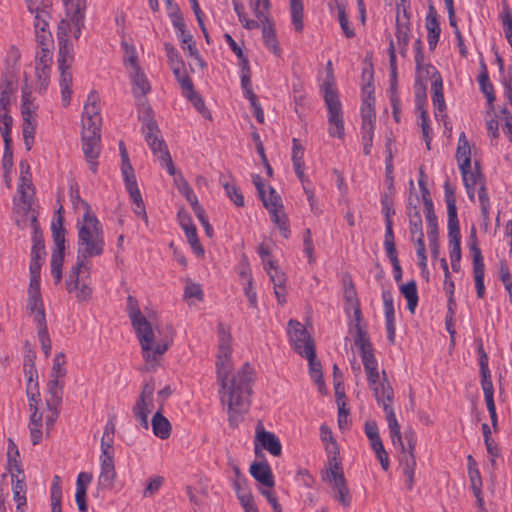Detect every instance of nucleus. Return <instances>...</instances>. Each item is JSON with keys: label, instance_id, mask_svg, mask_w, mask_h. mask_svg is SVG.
I'll return each instance as SVG.
<instances>
[{"label": "nucleus", "instance_id": "1", "mask_svg": "<svg viewBox=\"0 0 512 512\" xmlns=\"http://www.w3.org/2000/svg\"><path fill=\"white\" fill-rule=\"evenodd\" d=\"M231 353L230 332L223 324H219L216 360L218 393L221 404L227 407L230 425L236 427L251 405L253 368L246 363L234 372Z\"/></svg>", "mask_w": 512, "mask_h": 512}, {"label": "nucleus", "instance_id": "2", "mask_svg": "<svg viewBox=\"0 0 512 512\" xmlns=\"http://www.w3.org/2000/svg\"><path fill=\"white\" fill-rule=\"evenodd\" d=\"M77 260L72 266L66 280V289L71 291L78 287L79 274H91L90 259L100 257L104 253L105 239L103 226L87 202H83V216L77 221Z\"/></svg>", "mask_w": 512, "mask_h": 512}, {"label": "nucleus", "instance_id": "3", "mask_svg": "<svg viewBox=\"0 0 512 512\" xmlns=\"http://www.w3.org/2000/svg\"><path fill=\"white\" fill-rule=\"evenodd\" d=\"M127 312L140 342L146 367L148 370H155L158 366V357L168 350L172 338L165 337L158 341L155 340L152 327L153 316L149 315V319L144 316L140 310L137 299L132 295L127 297Z\"/></svg>", "mask_w": 512, "mask_h": 512}, {"label": "nucleus", "instance_id": "4", "mask_svg": "<svg viewBox=\"0 0 512 512\" xmlns=\"http://www.w3.org/2000/svg\"><path fill=\"white\" fill-rule=\"evenodd\" d=\"M383 410L386 414V420L390 437L394 446H399L401 450L400 466L403 475L406 477L407 488L411 490L414 485V474L416 468L415 447H416V434L411 428L404 432V439L407 443L405 446L400 431V425L396 419V415L392 403H385Z\"/></svg>", "mask_w": 512, "mask_h": 512}, {"label": "nucleus", "instance_id": "5", "mask_svg": "<svg viewBox=\"0 0 512 512\" xmlns=\"http://www.w3.org/2000/svg\"><path fill=\"white\" fill-rule=\"evenodd\" d=\"M455 157L462 175L467 195L470 200L473 201L475 197V189L480 180V170L477 164L475 165V168L472 169L471 146L464 132H461L459 135Z\"/></svg>", "mask_w": 512, "mask_h": 512}, {"label": "nucleus", "instance_id": "6", "mask_svg": "<svg viewBox=\"0 0 512 512\" xmlns=\"http://www.w3.org/2000/svg\"><path fill=\"white\" fill-rule=\"evenodd\" d=\"M65 5L66 17L58 25V40H69V34L75 39L81 35L84 27L86 0H63Z\"/></svg>", "mask_w": 512, "mask_h": 512}, {"label": "nucleus", "instance_id": "7", "mask_svg": "<svg viewBox=\"0 0 512 512\" xmlns=\"http://www.w3.org/2000/svg\"><path fill=\"white\" fill-rule=\"evenodd\" d=\"M64 217L62 215V207L57 211L56 217L53 219L51 224L53 241L55 248L51 256V275L53 276L55 283H60L62 279V266L64 262V251H65V233L66 230L63 226Z\"/></svg>", "mask_w": 512, "mask_h": 512}, {"label": "nucleus", "instance_id": "8", "mask_svg": "<svg viewBox=\"0 0 512 512\" xmlns=\"http://www.w3.org/2000/svg\"><path fill=\"white\" fill-rule=\"evenodd\" d=\"M363 92L367 94V96L364 97L361 107V138L363 143L364 154L370 155L373 145V136L376 121V115L373 107L375 99L372 96V85L367 84L366 86H364Z\"/></svg>", "mask_w": 512, "mask_h": 512}, {"label": "nucleus", "instance_id": "9", "mask_svg": "<svg viewBox=\"0 0 512 512\" xmlns=\"http://www.w3.org/2000/svg\"><path fill=\"white\" fill-rule=\"evenodd\" d=\"M324 100L328 109V132L331 137L343 139L345 135L342 105L333 84L325 83Z\"/></svg>", "mask_w": 512, "mask_h": 512}, {"label": "nucleus", "instance_id": "10", "mask_svg": "<svg viewBox=\"0 0 512 512\" xmlns=\"http://www.w3.org/2000/svg\"><path fill=\"white\" fill-rule=\"evenodd\" d=\"M410 33V23L409 18L405 10H403V14L397 13L396 17V31L395 37L396 41L390 38L389 42V64L391 69V74L393 77L396 76L397 65H396V48H398L401 56L405 57L408 52V45L410 41L409 37Z\"/></svg>", "mask_w": 512, "mask_h": 512}, {"label": "nucleus", "instance_id": "11", "mask_svg": "<svg viewBox=\"0 0 512 512\" xmlns=\"http://www.w3.org/2000/svg\"><path fill=\"white\" fill-rule=\"evenodd\" d=\"M143 132L145 135V140L153 154L158 158L161 165L166 167L168 173L170 175H174L175 167L165 142L160 136V130L156 121L152 118L145 120Z\"/></svg>", "mask_w": 512, "mask_h": 512}, {"label": "nucleus", "instance_id": "12", "mask_svg": "<svg viewBox=\"0 0 512 512\" xmlns=\"http://www.w3.org/2000/svg\"><path fill=\"white\" fill-rule=\"evenodd\" d=\"M323 481L329 483L334 490V499L342 506L348 507L351 504L352 496L343 473L341 462L334 456L329 461V468L322 476Z\"/></svg>", "mask_w": 512, "mask_h": 512}, {"label": "nucleus", "instance_id": "13", "mask_svg": "<svg viewBox=\"0 0 512 512\" xmlns=\"http://www.w3.org/2000/svg\"><path fill=\"white\" fill-rule=\"evenodd\" d=\"M259 197L264 207L270 212L272 221L277 225L282 236L288 238L290 234L289 223L283 210L280 195L272 187H269L268 194L265 191Z\"/></svg>", "mask_w": 512, "mask_h": 512}, {"label": "nucleus", "instance_id": "14", "mask_svg": "<svg viewBox=\"0 0 512 512\" xmlns=\"http://www.w3.org/2000/svg\"><path fill=\"white\" fill-rule=\"evenodd\" d=\"M364 369L369 386L373 390L378 404L384 407L385 403H392L394 397L393 389L385 378L380 380L377 361L364 365Z\"/></svg>", "mask_w": 512, "mask_h": 512}, {"label": "nucleus", "instance_id": "15", "mask_svg": "<svg viewBox=\"0 0 512 512\" xmlns=\"http://www.w3.org/2000/svg\"><path fill=\"white\" fill-rule=\"evenodd\" d=\"M154 384L147 382L143 385L141 393L132 408V413L140 426L149 429L148 416L154 408Z\"/></svg>", "mask_w": 512, "mask_h": 512}, {"label": "nucleus", "instance_id": "16", "mask_svg": "<svg viewBox=\"0 0 512 512\" xmlns=\"http://www.w3.org/2000/svg\"><path fill=\"white\" fill-rule=\"evenodd\" d=\"M100 130L82 129V150L93 173L97 172L96 160L100 154Z\"/></svg>", "mask_w": 512, "mask_h": 512}, {"label": "nucleus", "instance_id": "17", "mask_svg": "<svg viewBox=\"0 0 512 512\" xmlns=\"http://www.w3.org/2000/svg\"><path fill=\"white\" fill-rule=\"evenodd\" d=\"M288 334L296 352L304 356L309 349H315L314 341L305 327L296 320H290L288 323Z\"/></svg>", "mask_w": 512, "mask_h": 512}, {"label": "nucleus", "instance_id": "18", "mask_svg": "<svg viewBox=\"0 0 512 512\" xmlns=\"http://www.w3.org/2000/svg\"><path fill=\"white\" fill-rule=\"evenodd\" d=\"M100 98L97 92L91 91L83 108L82 129H101Z\"/></svg>", "mask_w": 512, "mask_h": 512}, {"label": "nucleus", "instance_id": "19", "mask_svg": "<svg viewBox=\"0 0 512 512\" xmlns=\"http://www.w3.org/2000/svg\"><path fill=\"white\" fill-rule=\"evenodd\" d=\"M469 248L472 252L473 259V276L475 281L476 293L478 298H483L485 295V284H484V261L480 248L477 245V239L475 231H472L471 241Z\"/></svg>", "mask_w": 512, "mask_h": 512}, {"label": "nucleus", "instance_id": "20", "mask_svg": "<svg viewBox=\"0 0 512 512\" xmlns=\"http://www.w3.org/2000/svg\"><path fill=\"white\" fill-rule=\"evenodd\" d=\"M419 185L422 191V198L424 204L425 217L427 221V233L429 242H435L438 237V226H437V217L434 212L433 202L430 197L429 190L426 188L424 182L419 180Z\"/></svg>", "mask_w": 512, "mask_h": 512}, {"label": "nucleus", "instance_id": "21", "mask_svg": "<svg viewBox=\"0 0 512 512\" xmlns=\"http://www.w3.org/2000/svg\"><path fill=\"white\" fill-rule=\"evenodd\" d=\"M384 247L388 258L390 259L393 269H394V278L396 282H399L402 278V270L399 264L396 246L394 242V234L392 228V221L389 217L386 218V231H385V240Z\"/></svg>", "mask_w": 512, "mask_h": 512}, {"label": "nucleus", "instance_id": "22", "mask_svg": "<svg viewBox=\"0 0 512 512\" xmlns=\"http://www.w3.org/2000/svg\"><path fill=\"white\" fill-rule=\"evenodd\" d=\"M261 446L265 450H267L273 456H279L282 451V446L277 438V436L269 431H266L262 424L259 423L256 428V437H255V449L257 450L258 446Z\"/></svg>", "mask_w": 512, "mask_h": 512}, {"label": "nucleus", "instance_id": "23", "mask_svg": "<svg viewBox=\"0 0 512 512\" xmlns=\"http://www.w3.org/2000/svg\"><path fill=\"white\" fill-rule=\"evenodd\" d=\"M428 77L433 78V82L431 84L432 102L434 106L435 118L439 120L440 118H444L446 116V104L443 95L442 78L437 70L435 75H429Z\"/></svg>", "mask_w": 512, "mask_h": 512}, {"label": "nucleus", "instance_id": "24", "mask_svg": "<svg viewBox=\"0 0 512 512\" xmlns=\"http://www.w3.org/2000/svg\"><path fill=\"white\" fill-rule=\"evenodd\" d=\"M382 300L384 305V313L386 320L387 338L391 344L395 342V309L393 304V296L389 291L382 292Z\"/></svg>", "mask_w": 512, "mask_h": 512}, {"label": "nucleus", "instance_id": "25", "mask_svg": "<svg viewBox=\"0 0 512 512\" xmlns=\"http://www.w3.org/2000/svg\"><path fill=\"white\" fill-rule=\"evenodd\" d=\"M419 204V198L415 194L414 198L412 197V194L409 196L408 199V216H409V223H410V233L412 237L415 236H424L423 230H422V219L420 215V210L418 208Z\"/></svg>", "mask_w": 512, "mask_h": 512}, {"label": "nucleus", "instance_id": "26", "mask_svg": "<svg viewBox=\"0 0 512 512\" xmlns=\"http://www.w3.org/2000/svg\"><path fill=\"white\" fill-rule=\"evenodd\" d=\"M183 95L193 104L195 109L205 118H211L209 110L206 108L202 97L193 90V84L190 78H182L180 83Z\"/></svg>", "mask_w": 512, "mask_h": 512}, {"label": "nucleus", "instance_id": "27", "mask_svg": "<svg viewBox=\"0 0 512 512\" xmlns=\"http://www.w3.org/2000/svg\"><path fill=\"white\" fill-rule=\"evenodd\" d=\"M250 474L265 487L273 488L275 485L272 470L267 462H253L250 466Z\"/></svg>", "mask_w": 512, "mask_h": 512}, {"label": "nucleus", "instance_id": "28", "mask_svg": "<svg viewBox=\"0 0 512 512\" xmlns=\"http://www.w3.org/2000/svg\"><path fill=\"white\" fill-rule=\"evenodd\" d=\"M21 112L23 116V140L26 149L30 150L34 143L35 123L32 121V112L26 102L23 103Z\"/></svg>", "mask_w": 512, "mask_h": 512}, {"label": "nucleus", "instance_id": "29", "mask_svg": "<svg viewBox=\"0 0 512 512\" xmlns=\"http://www.w3.org/2000/svg\"><path fill=\"white\" fill-rule=\"evenodd\" d=\"M415 49V63H416V74L418 80H424L428 78L429 75H435L436 69L434 66L430 64L424 63V54L422 50V42L420 39H417L414 43Z\"/></svg>", "mask_w": 512, "mask_h": 512}, {"label": "nucleus", "instance_id": "30", "mask_svg": "<svg viewBox=\"0 0 512 512\" xmlns=\"http://www.w3.org/2000/svg\"><path fill=\"white\" fill-rule=\"evenodd\" d=\"M426 28L428 31L427 41L430 50H434L440 37L441 29L434 7H430L426 17Z\"/></svg>", "mask_w": 512, "mask_h": 512}, {"label": "nucleus", "instance_id": "31", "mask_svg": "<svg viewBox=\"0 0 512 512\" xmlns=\"http://www.w3.org/2000/svg\"><path fill=\"white\" fill-rule=\"evenodd\" d=\"M262 24V38L264 45L268 50H270L274 55L280 56L281 49L278 44V40L276 37L275 29L273 27L272 21L269 17H265V21L261 22Z\"/></svg>", "mask_w": 512, "mask_h": 512}, {"label": "nucleus", "instance_id": "32", "mask_svg": "<svg viewBox=\"0 0 512 512\" xmlns=\"http://www.w3.org/2000/svg\"><path fill=\"white\" fill-rule=\"evenodd\" d=\"M164 49L168 58L169 65L179 83H181L182 78H189L184 72V63L176 48L170 43H165Z\"/></svg>", "mask_w": 512, "mask_h": 512}, {"label": "nucleus", "instance_id": "33", "mask_svg": "<svg viewBox=\"0 0 512 512\" xmlns=\"http://www.w3.org/2000/svg\"><path fill=\"white\" fill-rule=\"evenodd\" d=\"M426 95H425V85L422 84L421 91H418L416 93V106L421 111L420 112V126L422 130L423 137L426 141V146L428 149H430V126L428 124V115L426 110L424 109V101H425Z\"/></svg>", "mask_w": 512, "mask_h": 512}, {"label": "nucleus", "instance_id": "34", "mask_svg": "<svg viewBox=\"0 0 512 512\" xmlns=\"http://www.w3.org/2000/svg\"><path fill=\"white\" fill-rule=\"evenodd\" d=\"M101 471L98 477V485L103 489H112L116 479L114 460H100Z\"/></svg>", "mask_w": 512, "mask_h": 512}, {"label": "nucleus", "instance_id": "35", "mask_svg": "<svg viewBox=\"0 0 512 512\" xmlns=\"http://www.w3.org/2000/svg\"><path fill=\"white\" fill-rule=\"evenodd\" d=\"M448 238L450 247L451 262H460L461 246H460V228L459 223L448 224Z\"/></svg>", "mask_w": 512, "mask_h": 512}, {"label": "nucleus", "instance_id": "36", "mask_svg": "<svg viewBox=\"0 0 512 512\" xmlns=\"http://www.w3.org/2000/svg\"><path fill=\"white\" fill-rule=\"evenodd\" d=\"M7 467L11 474L15 473L18 476H24L18 447L11 438L8 439Z\"/></svg>", "mask_w": 512, "mask_h": 512}, {"label": "nucleus", "instance_id": "37", "mask_svg": "<svg viewBox=\"0 0 512 512\" xmlns=\"http://www.w3.org/2000/svg\"><path fill=\"white\" fill-rule=\"evenodd\" d=\"M43 414L40 411H34V413H30L29 422H28V430L30 434V439L32 444L38 445L43 437Z\"/></svg>", "mask_w": 512, "mask_h": 512}, {"label": "nucleus", "instance_id": "38", "mask_svg": "<svg viewBox=\"0 0 512 512\" xmlns=\"http://www.w3.org/2000/svg\"><path fill=\"white\" fill-rule=\"evenodd\" d=\"M151 426L154 435L160 439H167L171 434V424L160 410L153 415Z\"/></svg>", "mask_w": 512, "mask_h": 512}, {"label": "nucleus", "instance_id": "39", "mask_svg": "<svg viewBox=\"0 0 512 512\" xmlns=\"http://www.w3.org/2000/svg\"><path fill=\"white\" fill-rule=\"evenodd\" d=\"M292 144H293V148H292L293 167H294L295 173L298 176V178L300 179V181L302 183H304V181H307L305 179V175H304V160H303L304 148L300 144L299 140L296 138H293Z\"/></svg>", "mask_w": 512, "mask_h": 512}, {"label": "nucleus", "instance_id": "40", "mask_svg": "<svg viewBox=\"0 0 512 512\" xmlns=\"http://www.w3.org/2000/svg\"><path fill=\"white\" fill-rule=\"evenodd\" d=\"M47 390L50 395V398L46 399L47 408L60 406L62 402L63 383L59 379L53 378L48 382Z\"/></svg>", "mask_w": 512, "mask_h": 512}, {"label": "nucleus", "instance_id": "41", "mask_svg": "<svg viewBox=\"0 0 512 512\" xmlns=\"http://www.w3.org/2000/svg\"><path fill=\"white\" fill-rule=\"evenodd\" d=\"M12 483L13 498L17 502V512H23V507L26 505V484L24 481V476L19 478L18 475L12 473Z\"/></svg>", "mask_w": 512, "mask_h": 512}, {"label": "nucleus", "instance_id": "42", "mask_svg": "<svg viewBox=\"0 0 512 512\" xmlns=\"http://www.w3.org/2000/svg\"><path fill=\"white\" fill-rule=\"evenodd\" d=\"M70 68H59L60 70V88L62 95V102L64 106H68L72 95V74L69 72Z\"/></svg>", "mask_w": 512, "mask_h": 512}, {"label": "nucleus", "instance_id": "43", "mask_svg": "<svg viewBox=\"0 0 512 512\" xmlns=\"http://www.w3.org/2000/svg\"><path fill=\"white\" fill-rule=\"evenodd\" d=\"M401 294L407 300V307L411 313H414L415 308L418 304V293H417V285L415 280H411L406 284L400 286Z\"/></svg>", "mask_w": 512, "mask_h": 512}, {"label": "nucleus", "instance_id": "44", "mask_svg": "<svg viewBox=\"0 0 512 512\" xmlns=\"http://www.w3.org/2000/svg\"><path fill=\"white\" fill-rule=\"evenodd\" d=\"M59 54L58 64L59 68H70L73 62V45L69 40H58Z\"/></svg>", "mask_w": 512, "mask_h": 512}, {"label": "nucleus", "instance_id": "45", "mask_svg": "<svg viewBox=\"0 0 512 512\" xmlns=\"http://www.w3.org/2000/svg\"><path fill=\"white\" fill-rule=\"evenodd\" d=\"M15 91V83L11 77L3 76L0 82V108H8L11 95Z\"/></svg>", "mask_w": 512, "mask_h": 512}, {"label": "nucleus", "instance_id": "46", "mask_svg": "<svg viewBox=\"0 0 512 512\" xmlns=\"http://www.w3.org/2000/svg\"><path fill=\"white\" fill-rule=\"evenodd\" d=\"M467 464L471 489L473 492L479 493V490H482L483 484L480 471L477 467V462L471 455H469L467 457Z\"/></svg>", "mask_w": 512, "mask_h": 512}, {"label": "nucleus", "instance_id": "47", "mask_svg": "<svg viewBox=\"0 0 512 512\" xmlns=\"http://www.w3.org/2000/svg\"><path fill=\"white\" fill-rule=\"evenodd\" d=\"M290 15L295 31L302 32L304 28L302 0H290Z\"/></svg>", "mask_w": 512, "mask_h": 512}, {"label": "nucleus", "instance_id": "48", "mask_svg": "<svg viewBox=\"0 0 512 512\" xmlns=\"http://www.w3.org/2000/svg\"><path fill=\"white\" fill-rule=\"evenodd\" d=\"M13 119L9 114L8 108H0V132L4 140L6 147H10L12 139L10 131L12 127Z\"/></svg>", "mask_w": 512, "mask_h": 512}, {"label": "nucleus", "instance_id": "49", "mask_svg": "<svg viewBox=\"0 0 512 512\" xmlns=\"http://www.w3.org/2000/svg\"><path fill=\"white\" fill-rule=\"evenodd\" d=\"M46 1L47 3H43L42 7L37 6L35 8V31L47 30V27L49 25L50 14L48 8L51 3L49 0Z\"/></svg>", "mask_w": 512, "mask_h": 512}, {"label": "nucleus", "instance_id": "50", "mask_svg": "<svg viewBox=\"0 0 512 512\" xmlns=\"http://www.w3.org/2000/svg\"><path fill=\"white\" fill-rule=\"evenodd\" d=\"M478 194V199L481 207V213L484 221H489V210H490V202L487 194L486 187L483 182L482 175L480 174V180L477 183L475 194Z\"/></svg>", "mask_w": 512, "mask_h": 512}, {"label": "nucleus", "instance_id": "51", "mask_svg": "<svg viewBox=\"0 0 512 512\" xmlns=\"http://www.w3.org/2000/svg\"><path fill=\"white\" fill-rule=\"evenodd\" d=\"M73 291L76 292V298L79 301L89 300L92 296V288L90 286V276L87 278L86 273H80L78 287L74 288L68 292L71 293Z\"/></svg>", "mask_w": 512, "mask_h": 512}, {"label": "nucleus", "instance_id": "52", "mask_svg": "<svg viewBox=\"0 0 512 512\" xmlns=\"http://www.w3.org/2000/svg\"><path fill=\"white\" fill-rule=\"evenodd\" d=\"M445 201L447 204L448 224L459 223L457 218L456 199L449 183H445Z\"/></svg>", "mask_w": 512, "mask_h": 512}, {"label": "nucleus", "instance_id": "53", "mask_svg": "<svg viewBox=\"0 0 512 512\" xmlns=\"http://www.w3.org/2000/svg\"><path fill=\"white\" fill-rule=\"evenodd\" d=\"M37 328L41 348L45 356L48 357L51 353V340L48 334L46 318L42 317V313L39 315V324L37 325Z\"/></svg>", "mask_w": 512, "mask_h": 512}, {"label": "nucleus", "instance_id": "54", "mask_svg": "<svg viewBox=\"0 0 512 512\" xmlns=\"http://www.w3.org/2000/svg\"><path fill=\"white\" fill-rule=\"evenodd\" d=\"M368 439L370 441L372 449L374 450L377 458L380 461L381 467L383 468V470L387 471L389 468V458L387 452L384 449L380 436L377 435L373 438Z\"/></svg>", "mask_w": 512, "mask_h": 512}, {"label": "nucleus", "instance_id": "55", "mask_svg": "<svg viewBox=\"0 0 512 512\" xmlns=\"http://www.w3.org/2000/svg\"><path fill=\"white\" fill-rule=\"evenodd\" d=\"M132 82L134 84V94L137 95L140 93L141 95H146L150 91V84L141 71V69H136V71L131 72Z\"/></svg>", "mask_w": 512, "mask_h": 512}, {"label": "nucleus", "instance_id": "56", "mask_svg": "<svg viewBox=\"0 0 512 512\" xmlns=\"http://www.w3.org/2000/svg\"><path fill=\"white\" fill-rule=\"evenodd\" d=\"M28 310L34 316V321L39 324V315L42 313V317L45 318V310L41 294H28Z\"/></svg>", "mask_w": 512, "mask_h": 512}, {"label": "nucleus", "instance_id": "57", "mask_svg": "<svg viewBox=\"0 0 512 512\" xmlns=\"http://www.w3.org/2000/svg\"><path fill=\"white\" fill-rule=\"evenodd\" d=\"M36 219H33V225H34V235H33V246L31 248V258L35 259H44L45 256V246L43 237L41 234L38 233L37 227L35 225Z\"/></svg>", "mask_w": 512, "mask_h": 512}, {"label": "nucleus", "instance_id": "58", "mask_svg": "<svg viewBox=\"0 0 512 512\" xmlns=\"http://www.w3.org/2000/svg\"><path fill=\"white\" fill-rule=\"evenodd\" d=\"M264 269L268 273L274 286L285 285V282H286L285 274L282 271H280L279 267L277 266L276 261L269 260L268 266H266V268H264Z\"/></svg>", "mask_w": 512, "mask_h": 512}, {"label": "nucleus", "instance_id": "59", "mask_svg": "<svg viewBox=\"0 0 512 512\" xmlns=\"http://www.w3.org/2000/svg\"><path fill=\"white\" fill-rule=\"evenodd\" d=\"M223 188L227 196L233 201V203L238 207L244 206V196L241 193L240 189L233 182H225L222 181Z\"/></svg>", "mask_w": 512, "mask_h": 512}, {"label": "nucleus", "instance_id": "60", "mask_svg": "<svg viewBox=\"0 0 512 512\" xmlns=\"http://www.w3.org/2000/svg\"><path fill=\"white\" fill-rule=\"evenodd\" d=\"M303 357H305L308 360L309 364V374L312 379L323 377L322 370H321V364L316 359V351L315 349H309L308 353L305 354Z\"/></svg>", "mask_w": 512, "mask_h": 512}, {"label": "nucleus", "instance_id": "61", "mask_svg": "<svg viewBox=\"0 0 512 512\" xmlns=\"http://www.w3.org/2000/svg\"><path fill=\"white\" fill-rule=\"evenodd\" d=\"M502 26L505 37L512 47V13L509 6L505 3L501 14Z\"/></svg>", "mask_w": 512, "mask_h": 512}, {"label": "nucleus", "instance_id": "62", "mask_svg": "<svg viewBox=\"0 0 512 512\" xmlns=\"http://www.w3.org/2000/svg\"><path fill=\"white\" fill-rule=\"evenodd\" d=\"M19 192L21 194L22 201L25 204H30L34 194L31 176L20 177Z\"/></svg>", "mask_w": 512, "mask_h": 512}, {"label": "nucleus", "instance_id": "63", "mask_svg": "<svg viewBox=\"0 0 512 512\" xmlns=\"http://www.w3.org/2000/svg\"><path fill=\"white\" fill-rule=\"evenodd\" d=\"M187 241L189 242L191 248L198 256L204 255V249L200 244V241L197 236V230L195 225L189 226V228L184 229Z\"/></svg>", "mask_w": 512, "mask_h": 512}, {"label": "nucleus", "instance_id": "64", "mask_svg": "<svg viewBox=\"0 0 512 512\" xmlns=\"http://www.w3.org/2000/svg\"><path fill=\"white\" fill-rule=\"evenodd\" d=\"M338 9V21L341 29L347 38H353L355 36L354 30L350 27L348 16L345 12V7L342 4H337Z\"/></svg>", "mask_w": 512, "mask_h": 512}]
</instances>
